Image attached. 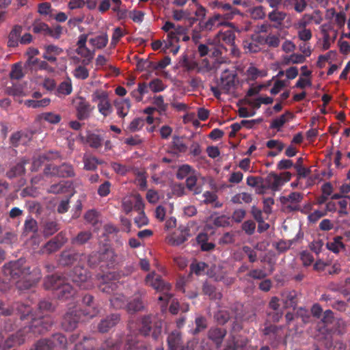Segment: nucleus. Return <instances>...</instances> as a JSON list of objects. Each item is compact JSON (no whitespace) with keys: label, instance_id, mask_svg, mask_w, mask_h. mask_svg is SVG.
Returning a JSON list of instances; mask_svg holds the SVG:
<instances>
[{"label":"nucleus","instance_id":"obj_1","mask_svg":"<svg viewBox=\"0 0 350 350\" xmlns=\"http://www.w3.org/2000/svg\"><path fill=\"white\" fill-rule=\"evenodd\" d=\"M25 262V259L19 258L10 261L3 267V275L14 282L17 288L21 291L30 288L38 282L39 278L30 271V267Z\"/></svg>","mask_w":350,"mask_h":350},{"label":"nucleus","instance_id":"obj_2","mask_svg":"<svg viewBox=\"0 0 350 350\" xmlns=\"http://www.w3.org/2000/svg\"><path fill=\"white\" fill-rule=\"evenodd\" d=\"M51 327V321L49 317H42L37 319L33 317L28 326L24 327L22 329L18 331L15 334L9 336L4 342L2 341L3 350H8L23 344L25 340V334L27 337L36 336L46 332Z\"/></svg>","mask_w":350,"mask_h":350},{"label":"nucleus","instance_id":"obj_3","mask_svg":"<svg viewBox=\"0 0 350 350\" xmlns=\"http://www.w3.org/2000/svg\"><path fill=\"white\" fill-rule=\"evenodd\" d=\"M88 271L81 266H76L69 273L68 278L65 280L64 284L56 292V296L59 299L66 300L73 297L76 294V290L70 285L69 281L81 288L88 289L92 286V282L89 280Z\"/></svg>","mask_w":350,"mask_h":350},{"label":"nucleus","instance_id":"obj_4","mask_svg":"<svg viewBox=\"0 0 350 350\" xmlns=\"http://www.w3.org/2000/svg\"><path fill=\"white\" fill-rule=\"evenodd\" d=\"M217 8L222 13L213 15L206 21H200L199 25L201 30H212L222 25L225 21L232 20L236 15L241 14L240 10L232 7L230 3L219 2L217 3Z\"/></svg>","mask_w":350,"mask_h":350},{"label":"nucleus","instance_id":"obj_5","mask_svg":"<svg viewBox=\"0 0 350 350\" xmlns=\"http://www.w3.org/2000/svg\"><path fill=\"white\" fill-rule=\"evenodd\" d=\"M145 284L147 286L152 287L157 291H163V293L159 297V300L167 304L171 299L172 295L168 293L171 288L169 283L165 282L161 276L156 274L154 272L148 273L145 278Z\"/></svg>","mask_w":350,"mask_h":350},{"label":"nucleus","instance_id":"obj_6","mask_svg":"<svg viewBox=\"0 0 350 350\" xmlns=\"http://www.w3.org/2000/svg\"><path fill=\"white\" fill-rule=\"evenodd\" d=\"M14 310L17 312V314H20V319L21 321L33 318L31 308L29 305L21 302H14L11 307H7L5 303L0 300V315L10 316Z\"/></svg>","mask_w":350,"mask_h":350},{"label":"nucleus","instance_id":"obj_7","mask_svg":"<svg viewBox=\"0 0 350 350\" xmlns=\"http://www.w3.org/2000/svg\"><path fill=\"white\" fill-rule=\"evenodd\" d=\"M154 319L151 315L144 316L141 319L139 332L144 336H151L154 340H158L161 333V325L160 323H154Z\"/></svg>","mask_w":350,"mask_h":350},{"label":"nucleus","instance_id":"obj_8","mask_svg":"<svg viewBox=\"0 0 350 350\" xmlns=\"http://www.w3.org/2000/svg\"><path fill=\"white\" fill-rule=\"evenodd\" d=\"M76 110V117L79 120L89 119L92 111L94 109L90 103L83 97L79 96L73 100Z\"/></svg>","mask_w":350,"mask_h":350},{"label":"nucleus","instance_id":"obj_9","mask_svg":"<svg viewBox=\"0 0 350 350\" xmlns=\"http://www.w3.org/2000/svg\"><path fill=\"white\" fill-rule=\"evenodd\" d=\"M81 313V312L78 310L77 307L69 308L63 317L62 328L67 332L74 330L79 322Z\"/></svg>","mask_w":350,"mask_h":350},{"label":"nucleus","instance_id":"obj_10","mask_svg":"<svg viewBox=\"0 0 350 350\" xmlns=\"http://www.w3.org/2000/svg\"><path fill=\"white\" fill-rule=\"evenodd\" d=\"M303 199V193L293 191L288 196L280 197V202L282 205L285 206L287 211L290 212L297 211L301 210L299 203Z\"/></svg>","mask_w":350,"mask_h":350},{"label":"nucleus","instance_id":"obj_11","mask_svg":"<svg viewBox=\"0 0 350 350\" xmlns=\"http://www.w3.org/2000/svg\"><path fill=\"white\" fill-rule=\"evenodd\" d=\"M113 275L111 273L104 275L101 277V281L98 286L100 291L107 294H114L115 292L122 286L116 280H112Z\"/></svg>","mask_w":350,"mask_h":350},{"label":"nucleus","instance_id":"obj_12","mask_svg":"<svg viewBox=\"0 0 350 350\" xmlns=\"http://www.w3.org/2000/svg\"><path fill=\"white\" fill-rule=\"evenodd\" d=\"M190 228L180 225L177 231L174 232L170 239V243L173 246H178L185 243L191 237Z\"/></svg>","mask_w":350,"mask_h":350},{"label":"nucleus","instance_id":"obj_13","mask_svg":"<svg viewBox=\"0 0 350 350\" xmlns=\"http://www.w3.org/2000/svg\"><path fill=\"white\" fill-rule=\"evenodd\" d=\"M120 321L118 314H111L103 319L98 324L97 328L100 333H107L114 327Z\"/></svg>","mask_w":350,"mask_h":350},{"label":"nucleus","instance_id":"obj_14","mask_svg":"<svg viewBox=\"0 0 350 350\" xmlns=\"http://www.w3.org/2000/svg\"><path fill=\"white\" fill-rule=\"evenodd\" d=\"M236 75L232 72L225 70L221 73L219 87L225 93L229 92L235 85Z\"/></svg>","mask_w":350,"mask_h":350},{"label":"nucleus","instance_id":"obj_15","mask_svg":"<svg viewBox=\"0 0 350 350\" xmlns=\"http://www.w3.org/2000/svg\"><path fill=\"white\" fill-rule=\"evenodd\" d=\"M66 279L65 276L59 274L48 275L44 278V287L46 290H53L57 292Z\"/></svg>","mask_w":350,"mask_h":350},{"label":"nucleus","instance_id":"obj_16","mask_svg":"<svg viewBox=\"0 0 350 350\" xmlns=\"http://www.w3.org/2000/svg\"><path fill=\"white\" fill-rule=\"evenodd\" d=\"M82 258H85L83 254L70 250L64 251L61 254L59 263L63 266H69L81 260Z\"/></svg>","mask_w":350,"mask_h":350},{"label":"nucleus","instance_id":"obj_17","mask_svg":"<svg viewBox=\"0 0 350 350\" xmlns=\"http://www.w3.org/2000/svg\"><path fill=\"white\" fill-rule=\"evenodd\" d=\"M167 345L169 350H184L185 346L183 345L182 337L180 332L174 330L167 336Z\"/></svg>","mask_w":350,"mask_h":350},{"label":"nucleus","instance_id":"obj_18","mask_svg":"<svg viewBox=\"0 0 350 350\" xmlns=\"http://www.w3.org/2000/svg\"><path fill=\"white\" fill-rule=\"evenodd\" d=\"M44 52L42 57L51 62L55 63L57 62V56L59 55L63 52V49L54 44L46 45L44 47Z\"/></svg>","mask_w":350,"mask_h":350},{"label":"nucleus","instance_id":"obj_19","mask_svg":"<svg viewBox=\"0 0 350 350\" xmlns=\"http://www.w3.org/2000/svg\"><path fill=\"white\" fill-rule=\"evenodd\" d=\"M226 335V330L221 327H211L208 332V338L215 342L217 347L221 345Z\"/></svg>","mask_w":350,"mask_h":350},{"label":"nucleus","instance_id":"obj_20","mask_svg":"<svg viewBox=\"0 0 350 350\" xmlns=\"http://www.w3.org/2000/svg\"><path fill=\"white\" fill-rule=\"evenodd\" d=\"M82 301L85 306L88 307L85 315L89 316L92 318L98 313L99 310L98 306L95 303L92 295L89 294L85 295L83 297Z\"/></svg>","mask_w":350,"mask_h":350},{"label":"nucleus","instance_id":"obj_21","mask_svg":"<svg viewBox=\"0 0 350 350\" xmlns=\"http://www.w3.org/2000/svg\"><path fill=\"white\" fill-rule=\"evenodd\" d=\"M53 173L62 178L73 177L75 175L72 165L67 163H64L54 167Z\"/></svg>","mask_w":350,"mask_h":350},{"label":"nucleus","instance_id":"obj_22","mask_svg":"<svg viewBox=\"0 0 350 350\" xmlns=\"http://www.w3.org/2000/svg\"><path fill=\"white\" fill-rule=\"evenodd\" d=\"M187 150V146L184 143L183 137L174 135L172 137L171 152L174 154L185 153Z\"/></svg>","mask_w":350,"mask_h":350},{"label":"nucleus","instance_id":"obj_23","mask_svg":"<svg viewBox=\"0 0 350 350\" xmlns=\"http://www.w3.org/2000/svg\"><path fill=\"white\" fill-rule=\"evenodd\" d=\"M43 235L50 237L54 234L59 229V224L55 219H46L42 222Z\"/></svg>","mask_w":350,"mask_h":350},{"label":"nucleus","instance_id":"obj_24","mask_svg":"<svg viewBox=\"0 0 350 350\" xmlns=\"http://www.w3.org/2000/svg\"><path fill=\"white\" fill-rule=\"evenodd\" d=\"M23 28L21 25H15L11 30L8 36V46L10 47H16L20 42L21 35Z\"/></svg>","mask_w":350,"mask_h":350},{"label":"nucleus","instance_id":"obj_25","mask_svg":"<svg viewBox=\"0 0 350 350\" xmlns=\"http://www.w3.org/2000/svg\"><path fill=\"white\" fill-rule=\"evenodd\" d=\"M55 308L53 306L52 303L48 300H42L38 304V313L37 314L36 312H33L31 311V313L33 314V317H36L37 319L42 318V317H49L51 318L49 316H44L41 314H43L44 312H53ZM51 321V325H53V321L51 319H50Z\"/></svg>","mask_w":350,"mask_h":350},{"label":"nucleus","instance_id":"obj_26","mask_svg":"<svg viewBox=\"0 0 350 350\" xmlns=\"http://www.w3.org/2000/svg\"><path fill=\"white\" fill-rule=\"evenodd\" d=\"M27 163V162L25 160H22L21 161L16 163L15 165L12 166L6 172L7 177L10 179H12L23 175L25 172V165Z\"/></svg>","mask_w":350,"mask_h":350},{"label":"nucleus","instance_id":"obj_27","mask_svg":"<svg viewBox=\"0 0 350 350\" xmlns=\"http://www.w3.org/2000/svg\"><path fill=\"white\" fill-rule=\"evenodd\" d=\"M286 16V14L278 10H273L268 14V18L271 22L274 23L273 27L278 28L281 27Z\"/></svg>","mask_w":350,"mask_h":350},{"label":"nucleus","instance_id":"obj_28","mask_svg":"<svg viewBox=\"0 0 350 350\" xmlns=\"http://www.w3.org/2000/svg\"><path fill=\"white\" fill-rule=\"evenodd\" d=\"M114 105L117 109L119 117L124 118L129 113L131 103L129 99L115 100Z\"/></svg>","mask_w":350,"mask_h":350},{"label":"nucleus","instance_id":"obj_29","mask_svg":"<svg viewBox=\"0 0 350 350\" xmlns=\"http://www.w3.org/2000/svg\"><path fill=\"white\" fill-rule=\"evenodd\" d=\"M92 237L93 234L90 230L81 231L71 239V243L76 245H82L88 243Z\"/></svg>","mask_w":350,"mask_h":350},{"label":"nucleus","instance_id":"obj_30","mask_svg":"<svg viewBox=\"0 0 350 350\" xmlns=\"http://www.w3.org/2000/svg\"><path fill=\"white\" fill-rule=\"evenodd\" d=\"M109 41L108 35L107 33H102L96 36L94 38H92L89 40V42L96 49H102L105 48Z\"/></svg>","mask_w":350,"mask_h":350},{"label":"nucleus","instance_id":"obj_31","mask_svg":"<svg viewBox=\"0 0 350 350\" xmlns=\"http://www.w3.org/2000/svg\"><path fill=\"white\" fill-rule=\"evenodd\" d=\"M111 305L115 309H121L127 306V299L122 294L114 293L110 298Z\"/></svg>","mask_w":350,"mask_h":350},{"label":"nucleus","instance_id":"obj_32","mask_svg":"<svg viewBox=\"0 0 350 350\" xmlns=\"http://www.w3.org/2000/svg\"><path fill=\"white\" fill-rule=\"evenodd\" d=\"M202 292L204 295H208L211 299H220L222 297L221 293L217 291L215 286L208 282L204 283L202 286Z\"/></svg>","mask_w":350,"mask_h":350},{"label":"nucleus","instance_id":"obj_33","mask_svg":"<svg viewBox=\"0 0 350 350\" xmlns=\"http://www.w3.org/2000/svg\"><path fill=\"white\" fill-rule=\"evenodd\" d=\"M100 260L105 263L107 267H113L116 259V255L111 249H105L103 252H100Z\"/></svg>","mask_w":350,"mask_h":350},{"label":"nucleus","instance_id":"obj_34","mask_svg":"<svg viewBox=\"0 0 350 350\" xmlns=\"http://www.w3.org/2000/svg\"><path fill=\"white\" fill-rule=\"evenodd\" d=\"M342 237L337 236L334 237L332 241L326 243V247L335 254L339 253L340 250L345 248V245L342 241Z\"/></svg>","mask_w":350,"mask_h":350},{"label":"nucleus","instance_id":"obj_35","mask_svg":"<svg viewBox=\"0 0 350 350\" xmlns=\"http://www.w3.org/2000/svg\"><path fill=\"white\" fill-rule=\"evenodd\" d=\"M49 339L51 341H53V347H57L63 349H66L68 340L64 334L57 333L53 334Z\"/></svg>","mask_w":350,"mask_h":350},{"label":"nucleus","instance_id":"obj_36","mask_svg":"<svg viewBox=\"0 0 350 350\" xmlns=\"http://www.w3.org/2000/svg\"><path fill=\"white\" fill-rule=\"evenodd\" d=\"M23 230L24 233L25 234L37 233L38 230V225L37 221L31 216L28 217L24 222Z\"/></svg>","mask_w":350,"mask_h":350},{"label":"nucleus","instance_id":"obj_37","mask_svg":"<svg viewBox=\"0 0 350 350\" xmlns=\"http://www.w3.org/2000/svg\"><path fill=\"white\" fill-rule=\"evenodd\" d=\"M197 180L196 171L191 173L186 179V186L187 189L193 191L195 194H198L201 192L200 187L196 186Z\"/></svg>","mask_w":350,"mask_h":350},{"label":"nucleus","instance_id":"obj_38","mask_svg":"<svg viewBox=\"0 0 350 350\" xmlns=\"http://www.w3.org/2000/svg\"><path fill=\"white\" fill-rule=\"evenodd\" d=\"M303 158L299 157L297 159V162L293 166L297 171L298 179L306 178L311 172V170L309 168H306L303 166Z\"/></svg>","mask_w":350,"mask_h":350},{"label":"nucleus","instance_id":"obj_39","mask_svg":"<svg viewBox=\"0 0 350 350\" xmlns=\"http://www.w3.org/2000/svg\"><path fill=\"white\" fill-rule=\"evenodd\" d=\"M57 92L58 96L64 95L68 96L70 95L72 92V85L71 79L68 78L66 80L62 81L57 87Z\"/></svg>","mask_w":350,"mask_h":350},{"label":"nucleus","instance_id":"obj_40","mask_svg":"<svg viewBox=\"0 0 350 350\" xmlns=\"http://www.w3.org/2000/svg\"><path fill=\"white\" fill-rule=\"evenodd\" d=\"M252 196L247 192L237 193L231 198V202L233 204H242L243 202L249 204L252 201Z\"/></svg>","mask_w":350,"mask_h":350},{"label":"nucleus","instance_id":"obj_41","mask_svg":"<svg viewBox=\"0 0 350 350\" xmlns=\"http://www.w3.org/2000/svg\"><path fill=\"white\" fill-rule=\"evenodd\" d=\"M297 293L295 291H290L284 295V303L286 308H295L297 304Z\"/></svg>","mask_w":350,"mask_h":350},{"label":"nucleus","instance_id":"obj_42","mask_svg":"<svg viewBox=\"0 0 350 350\" xmlns=\"http://www.w3.org/2000/svg\"><path fill=\"white\" fill-rule=\"evenodd\" d=\"M103 139V137L95 133H89L87 135L86 142L89 146L92 148H98L102 146Z\"/></svg>","mask_w":350,"mask_h":350},{"label":"nucleus","instance_id":"obj_43","mask_svg":"<svg viewBox=\"0 0 350 350\" xmlns=\"http://www.w3.org/2000/svg\"><path fill=\"white\" fill-rule=\"evenodd\" d=\"M208 237L206 234H200L198 235L196 240L200 245L202 251H211L215 247V244L207 241Z\"/></svg>","mask_w":350,"mask_h":350},{"label":"nucleus","instance_id":"obj_44","mask_svg":"<svg viewBox=\"0 0 350 350\" xmlns=\"http://www.w3.org/2000/svg\"><path fill=\"white\" fill-rule=\"evenodd\" d=\"M195 171L196 170H193L189 165L184 164L179 166L176 174V176L178 180H183L185 178L189 176V175Z\"/></svg>","mask_w":350,"mask_h":350},{"label":"nucleus","instance_id":"obj_45","mask_svg":"<svg viewBox=\"0 0 350 350\" xmlns=\"http://www.w3.org/2000/svg\"><path fill=\"white\" fill-rule=\"evenodd\" d=\"M83 163L85 170H96L98 165L102 163V161H99L95 157H84Z\"/></svg>","mask_w":350,"mask_h":350},{"label":"nucleus","instance_id":"obj_46","mask_svg":"<svg viewBox=\"0 0 350 350\" xmlns=\"http://www.w3.org/2000/svg\"><path fill=\"white\" fill-rule=\"evenodd\" d=\"M144 304L139 297H135L127 303V310L130 312H135L144 308Z\"/></svg>","mask_w":350,"mask_h":350},{"label":"nucleus","instance_id":"obj_47","mask_svg":"<svg viewBox=\"0 0 350 350\" xmlns=\"http://www.w3.org/2000/svg\"><path fill=\"white\" fill-rule=\"evenodd\" d=\"M38 118L40 120H44L51 124H57L62 120L60 115L54 113L53 112L42 113L38 116Z\"/></svg>","mask_w":350,"mask_h":350},{"label":"nucleus","instance_id":"obj_48","mask_svg":"<svg viewBox=\"0 0 350 350\" xmlns=\"http://www.w3.org/2000/svg\"><path fill=\"white\" fill-rule=\"evenodd\" d=\"M267 182L273 190H277L283 183H282V177L276 174H269L267 178Z\"/></svg>","mask_w":350,"mask_h":350},{"label":"nucleus","instance_id":"obj_49","mask_svg":"<svg viewBox=\"0 0 350 350\" xmlns=\"http://www.w3.org/2000/svg\"><path fill=\"white\" fill-rule=\"evenodd\" d=\"M51 103V100L48 98H42L40 100H26L25 105L28 107L39 108L48 106Z\"/></svg>","mask_w":350,"mask_h":350},{"label":"nucleus","instance_id":"obj_50","mask_svg":"<svg viewBox=\"0 0 350 350\" xmlns=\"http://www.w3.org/2000/svg\"><path fill=\"white\" fill-rule=\"evenodd\" d=\"M306 60L304 55L293 53L291 55L284 57V62L285 64H301Z\"/></svg>","mask_w":350,"mask_h":350},{"label":"nucleus","instance_id":"obj_51","mask_svg":"<svg viewBox=\"0 0 350 350\" xmlns=\"http://www.w3.org/2000/svg\"><path fill=\"white\" fill-rule=\"evenodd\" d=\"M196 328L192 331L193 335L198 334L207 327V321L205 317L199 316L195 320Z\"/></svg>","mask_w":350,"mask_h":350},{"label":"nucleus","instance_id":"obj_52","mask_svg":"<svg viewBox=\"0 0 350 350\" xmlns=\"http://www.w3.org/2000/svg\"><path fill=\"white\" fill-rule=\"evenodd\" d=\"M10 76L12 79L16 80L21 79L24 77V73L23 72V68L21 63H16L12 66Z\"/></svg>","mask_w":350,"mask_h":350},{"label":"nucleus","instance_id":"obj_53","mask_svg":"<svg viewBox=\"0 0 350 350\" xmlns=\"http://www.w3.org/2000/svg\"><path fill=\"white\" fill-rule=\"evenodd\" d=\"M137 69L139 70H155V62L149 61L148 59H141L137 64Z\"/></svg>","mask_w":350,"mask_h":350},{"label":"nucleus","instance_id":"obj_54","mask_svg":"<svg viewBox=\"0 0 350 350\" xmlns=\"http://www.w3.org/2000/svg\"><path fill=\"white\" fill-rule=\"evenodd\" d=\"M53 341L49 338H44L38 340L35 345V350H53Z\"/></svg>","mask_w":350,"mask_h":350},{"label":"nucleus","instance_id":"obj_55","mask_svg":"<svg viewBox=\"0 0 350 350\" xmlns=\"http://www.w3.org/2000/svg\"><path fill=\"white\" fill-rule=\"evenodd\" d=\"M74 77L79 79L85 80L89 77V71L84 66H78L72 72Z\"/></svg>","mask_w":350,"mask_h":350},{"label":"nucleus","instance_id":"obj_56","mask_svg":"<svg viewBox=\"0 0 350 350\" xmlns=\"http://www.w3.org/2000/svg\"><path fill=\"white\" fill-rule=\"evenodd\" d=\"M98 111L105 117L112 112V107L109 100L98 103Z\"/></svg>","mask_w":350,"mask_h":350},{"label":"nucleus","instance_id":"obj_57","mask_svg":"<svg viewBox=\"0 0 350 350\" xmlns=\"http://www.w3.org/2000/svg\"><path fill=\"white\" fill-rule=\"evenodd\" d=\"M153 104L155 105L157 111L159 112L160 114L164 113L167 109V104L164 103L163 97L161 95L154 96L153 98Z\"/></svg>","mask_w":350,"mask_h":350},{"label":"nucleus","instance_id":"obj_58","mask_svg":"<svg viewBox=\"0 0 350 350\" xmlns=\"http://www.w3.org/2000/svg\"><path fill=\"white\" fill-rule=\"evenodd\" d=\"M63 31V28L61 25H57L53 28L49 26L45 36H49L55 40L60 38Z\"/></svg>","mask_w":350,"mask_h":350},{"label":"nucleus","instance_id":"obj_59","mask_svg":"<svg viewBox=\"0 0 350 350\" xmlns=\"http://www.w3.org/2000/svg\"><path fill=\"white\" fill-rule=\"evenodd\" d=\"M290 114V112H286V113L281 115L279 118L274 119L271 123L270 128L276 129L278 131H280L287 120L286 116Z\"/></svg>","mask_w":350,"mask_h":350},{"label":"nucleus","instance_id":"obj_60","mask_svg":"<svg viewBox=\"0 0 350 350\" xmlns=\"http://www.w3.org/2000/svg\"><path fill=\"white\" fill-rule=\"evenodd\" d=\"M111 167L116 174L121 176L126 175L131 170L129 167L117 162H112Z\"/></svg>","mask_w":350,"mask_h":350},{"label":"nucleus","instance_id":"obj_61","mask_svg":"<svg viewBox=\"0 0 350 350\" xmlns=\"http://www.w3.org/2000/svg\"><path fill=\"white\" fill-rule=\"evenodd\" d=\"M92 339L88 337H83V342H78L75 345V350H94L92 347Z\"/></svg>","mask_w":350,"mask_h":350},{"label":"nucleus","instance_id":"obj_62","mask_svg":"<svg viewBox=\"0 0 350 350\" xmlns=\"http://www.w3.org/2000/svg\"><path fill=\"white\" fill-rule=\"evenodd\" d=\"M27 64L40 69H46L49 66L46 62L40 60L38 58L33 57L28 58Z\"/></svg>","mask_w":350,"mask_h":350},{"label":"nucleus","instance_id":"obj_63","mask_svg":"<svg viewBox=\"0 0 350 350\" xmlns=\"http://www.w3.org/2000/svg\"><path fill=\"white\" fill-rule=\"evenodd\" d=\"M221 39L231 47L233 46L235 40V34L230 30L226 31L221 36Z\"/></svg>","mask_w":350,"mask_h":350},{"label":"nucleus","instance_id":"obj_64","mask_svg":"<svg viewBox=\"0 0 350 350\" xmlns=\"http://www.w3.org/2000/svg\"><path fill=\"white\" fill-rule=\"evenodd\" d=\"M215 318L219 324L224 325L230 319V314L228 311L220 310L215 314Z\"/></svg>","mask_w":350,"mask_h":350}]
</instances>
